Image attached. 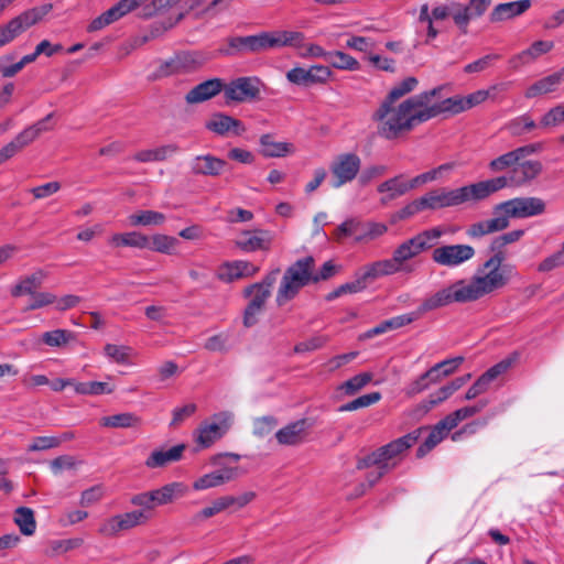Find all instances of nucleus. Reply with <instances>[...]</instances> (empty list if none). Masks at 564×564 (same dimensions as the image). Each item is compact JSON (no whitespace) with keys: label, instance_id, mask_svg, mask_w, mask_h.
<instances>
[{"label":"nucleus","instance_id":"obj_25","mask_svg":"<svg viewBox=\"0 0 564 564\" xmlns=\"http://www.w3.org/2000/svg\"><path fill=\"white\" fill-rule=\"evenodd\" d=\"M456 426L449 421L446 415L443 420L437 422L433 427L430 429V433L424 442L416 449V457L423 458L430 453L435 446H437L448 433Z\"/></svg>","mask_w":564,"mask_h":564},{"label":"nucleus","instance_id":"obj_46","mask_svg":"<svg viewBox=\"0 0 564 564\" xmlns=\"http://www.w3.org/2000/svg\"><path fill=\"white\" fill-rule=\"evenodd\" d=\"M74 389L77 393L85 395L110 394L115 391L113 386L100 381L76 382Z\"/></svg>","mask_w":564,"mask_h":564},{"label":"nucleus","instance_id":"obj_14","mask_svg":"<svg viewBox=\"0 0 564 564\" xmlns=\"http://www.w3.org/2000/svg\"><path fill=\"white\" fill-rule=\"evenodd\" d=\"M519 354L517 351L512 352L507 358L502 359L498 364L490 367L486 372H484L476 382L467 390L463 400H473L479 397L480 394L488 391L491 382L497 379L500 375L507 372L511 366L518 360Z\"/></svg>","mask_w":564,"mask_h":564},{"label":"nucleus","instance_id":"obj_16","mask_svg":"<svg viewBox=\"0 0 564 564\" xmlns=\"http://www.w3.org/2000/svg\"><path fill=\"white\" fill-rule=\"evenodd\" d=\"M333 75L328 66L313 65L310 68L294 67L286 72V79L297 86L312 87L326 84Z\"/></svg>","mask_w":564,"mask_h":564},{"label":"nucleus","instance_id":"obj_21","mask_svg":"<svg viewBox=\"0 0 564 564\" xmlns=\"http://www.w3.org/2000/svg\"><path fill=\"white\" fill-rule=\"evenodd\" d=\"M489 95L488 90H477L467 97H451L435 104L437 116L444 112L456 115L470 109L485 101Z\"/></svg>","mask_w":564,"mask_h":564},{"label":"nucleus","instance_id":"obj_36","mask_svg":"<svg viewBox=\"0 0 564 564\" xmlns=\"http://www.w3.org/2000/svg\"><path fill=\"white\" fill-rule=\"evenodd\" d=\"M227 56L256 54L254 34L247 36H231L227 40V47L221 50Z\"/></svg>","mask_w":564,"mask_h":564},{"label":"nucleus","instance_id":"obj_1","mask_svg":"<svg viewBox=\"0 0 564 564\" xmlns=\"http://www.w3.org/2000/svg\"><path fill=\"white\" fill-rule=\"evenodd\" d=\"M441 90L442 87H435L412 96L398 106L395 102L382 101L372 115V119L379 123L378 133L393 140L410 132L417 124L437 117L435 104L430 105V101Z\"/></svg>","mask_w":564,"mask_h":564},{"label":"nucleus","instance_id":"obj_53","mask_svg":"<svg viewBox=\"0 0 564 564\" xmlns=\"http://www.w3.org/2000/svg\"><path fill=\"white\" fill-rule=\"evenodd\" d=\"M455 24L459 28L462 33H467V28L471 19H474L473 14L459 2H452V13Z\"/></svg>","mask_w":564,"mask_h":564},{"label":"nucleus","instance_id":"obj_43","mask_svg":"<svg viewBox=\"0 0 564 564\" xmlns=\"http://www.w3.org/2000/svg\"><path fill=\"white\" fill-rule=\"evenodd\" d=\"M14 522L24 535H32L35 532L36 522L34 519V512L30 508L19 507L15 510Z\"/></svg>","mask_w":564,"mask_h":564},{"label":"nucleus","instance_id":"obj_41","mask_svg":"<svg viewBox=\"0 0 564 564\" xmlns=\"http://www.w3.org/2000/svg\"><path fill=\"white\" fill-rule=\"evenodd\" d=\"M325 62L337 69L358 70L360 68V64L355 57L341 51L328 52Z\"/></svg>","mask_w":564,"mask_h":564},{"label":"nucleus","instance_id":"obj_11","mask_svg":"<svg viewBox=\"0 0 564 564\" xmlns=\"http://www.w3.org/2000/svg\"><path fill=\"white\" fill-rule=\"evenodd\" d=\"M505 259V253L494 254L478 270L480 274H477L476 278L486 295L503 288L509 282L511 268L502 267Z\"/></svg>","mask_w":564,"mask_h":564},{"label":"nucleus","instance_id":"obj_64","mask_svg":"<svg viewBox=\"0 0 564 564\" xmlns=\"http://www.w3.org/2000/svg\"><path fill=\"white\" fill-rule=\"evenodd\" d=\"M564 264V242L562 243V249L558 252L545 258L540 264L538 270L540 272H549L557 267Z\"/></svg>","mask_w":564,"mask_h":564},{"label":"nucleus","instance_id":"obj_12","mask_svg":"<svg viewBox=\"0 0 564 564\" xmlns=\"http://www.w3.org/2000/svg\"><path fill=\"white\" fill-rule=\"evenodd\" d=\"M234 414L231 412L223 411L214 414L195 431L194 440L196 444L200 448L210 447L230 430Z\"/></svg>","mask_w":564,"mask_h":564},{"label":"nucleus","instance_id":"obj_63","mask_svg":"<svg viewBox=\"0 0 564 564\" xmlns=\"http://www.w3.org/2000/svg\"><path fill=\"white\" fill-rule=\"evenodd\" d=\"M105 495V489L101 485L93 486L82 492L80 506L89 507L98 502Z\"/></svg>","mask_w":564,"mask_h":564},{"label":"nucleus","instance_id":"obj_20","mask_svg":"<svg viewBox=\"0 0 564 564\" xmlns=\"http://www.w3.org/2000/svg\"><path fill=\"white\" fill-rule=\"evenodd\" d=\"M187 487L182 482H171L156 490L143 495V510L153 509L156 506L172 503L175 499L183 497Z\"/></svg>","mask_w":564,"mask_h":564},{"label":"nucleus","instance_id":"obj_56","mask_svg":"<svg viewBox=\"0 0 564 564\" xmlns=\"http://www.w3.org/2000/svg\"><path fill=\"white\" fill-rule=\"evenodd\" d=\"M105 355L117 364H127L130 359L131 348L128 346H119L107 344L104 348Z\"/></svg>","mask_w":564,"mask_h":564},{"label":"nucleus","instance_id":"obj_23","mask_svg":"<svg viewBox=\"0 0 564 564\" xmlns=\"http://www.w3.org/2000/svg\"><path fill=\"white\" fill-rule=\"evenodd\" d=\"M225 82L221 78L207 79L193 87L186 95L185 100L189 105L200 104L212 99L219 93H224Z\"/></svg>","mask_w":564,"mask_h":564},{"label":"nucleus","instance_id":"obj_30","mask_svg":"<svg viewBox=\"0 0 564 564\" xmlns=\"http://www.w3.org/2000/svg\"><path fill=\"white\" fill-rule=\"evenodd\" d=\"M226 166V162L214 155H198L191 163L192 173L195 175L217 176Z\"/></svg>","mask_w":564,"mask_h":564},{"label":"nucleus","instance_id":"obj_17","mask_svg":"<svg viewBox=\"0 0 564 564\" xmlns=\"http://www.w3.org/2000/svg\"><path fill=\"white\" fill-rule=\"evenodd\" d=\"M361 166L360 158L355 153H343L337 155L330 164V172L335 181L334 187H340L351 182L358 174Z\"/></svg>","mask_w":564,"mask_h":564},{"label":"nucleus","instance_id":"obj_19","mask_svg":"<svg viewBox=\"0 0 564 564\" xmlns=\"http://www.w3.org/2000/svg\"><path fill=\"white\" fill-rule=\"evenodd\" d=\"M141 6V0H120L110 9L95 18L87 26L88 32L99 31L126 17Z\"/></svg>","mask_w":564,"mask_h":564},{"label":"nucleus","instance_id":"obj_54","mask_svg":"<svg viewBox=\"0 0 564 564\" xmlns=\"http://www.w3.org/2000/svg\"><path fill=\"white\" fill-rule=\"evenodd\" d=\"M520 162L514 150L509 151L494 160H491L488 164L489 170L494 173L502 172L509 167H513L517 163Z\"/></svg>","mask_w":564,"mask_h":564},{"label":"nucleus","instance_id":"obj_42","mask_svg":"<svg viewBox=\"0 0 564 564\" xmlns=\"http://www.w3.org/2000/svg\"><path fill=\"white\" fill-rule=\"evenodd\" d=\"M228 496H220L212 501V503L200 511L194 514L192 521L195 524L200 523L202 521L212 518L227 509H229Z\"/></svg>","mask_w":564,"mask_h":564},{"label":"nucleus","instance_id":"obj_2","mask_svg":"<svg viewBox=\"0 0 564 564\" xmlns=\"http://www.w3.org/2000/svg\"><path fill=\"white\" fill-rule=\"evenodd\" d=\"M545 203L539 197H516L494 206L490 219L471 224L466 234L469 238L478 239L484 236L502 231L509 227L510 218H529L542 215Z\"/></svg>","mask_w":564,"mask_h":564},{"label":"nucleus","instance_id":"obj_24","mask_svg":"<svg viewBox=\"0 0 564 564\" xmlns=\"http://www.w3.org/2000/svg\"><path fill=\"white\" fill-rule=\"evenodd\" d=\"M205 128L218 135H225L232 132L235 135H241L246 132V127L241 120L229 115L216 112L206 121Z\"/></svg>","mask_w":564,"mask_h":564},{"label":"nucleus","instance_id":"obj_49","mask_svg":"<svg viewBox=\"0 0 564 564\" xmlns=\"http://www.w3.org/2000/svg\"><path fill=\"white\" fill-rule=\"evenodd\" d=\"M535 121L528 115H522L511 120L507 128L510 133L514 137H520L522 134L529 133L536 128Z\"/></svg>","mask_w":564,"mask_h":564},{"label":"nucleus","instance_id":"obj_5","mask_svg":"<svg viewBox=\"0 0 564 564\" xmlns=\"http://www.w3.org/2000/svg\"><path fill=\"white\" fill-rule=\"evenodd\" d=\"M315 269V259L307 256L296 260L284 272L276 292L275 302L278 306H283L297 296L300 291L313 283V270Z\"/></svg>","mask_w":564,"mask_h":564},{"label":"nucleus","instance_id":"obj_39","mask_svg":"<svg viewBox=\"0 0 564 564\" xmlns=\"http://www.w3.org/2000/svg\"><path fill=\"white\" fill-rule=\"evenodd\" d=\"M163 12L158 13V19L148 25V32L143 34V42L161 36L183 18V13H178L175 19H172L171 17H165Z\"/></svg>","mask_w":564,"mask_h":564},{"label":"nucleus","instance_id":"obj_51","mask_svg":"<svg viewBox=\"0 0 564 564\" xmlns=\"http://www.w3.org/2000/svg\"><path fill=\"white\" fill-rule=\"evenodd\" d=\"M487 404H488L487 400H479L476 404L470 405V406L460 408V409L449 413L447 416L449 417V421H452L453 424L455 426H457L462 421L479 413L482 409H485L487 406Z\"/></svg>","mask_w":564,"mask_h":564},{"label":"nucleus","instance_id":"obj_7","mask_svg":"<svg viewBox=\"0 0 564 564\" xmlns=\"http://www.w3.org/2000/svg\"><path fill=\"white\" fill-rule=\"evenodd\" d=\"M542 163L536 160H529L522 163L518 162L517 165L511 169L508 175H501L480 181L485 196L488 198L492 194L506 187H521L529 185L542 173Z\"/></svg>","mask_w":564,"mask_h":564},{"label":"nucleus","instance_id":"obj_29","mask_svg":"<svg viewBox=\"0 0 564 564\" xmlns=\"http://www.w3.org/2000/svg\"><path fill=\"white\" fill-rule=\"evenodd\" d=\"M272 50L283 47L301 48L305 41V35L300 31L273 30L267 31Z\"/></svg>","mask_w":564,"mask_h":564},{"label":"nucleus","instance_id":"obj_15","mask_svg":"<svg viewBox=\"0 0 564 564\" xmlns=\"http://www.w3.org/2000/svg\"><path fill=\"white\" fill-rule=\"evenodd\" d=\"M475 253L469 245H445L433 249L432 260L438 265L455 268L474 258Z\"/></svg>","mask_w":564,"mask_h":564},{"label":"nucleus","instance_id":"obj_40","mask_svg":"<svg viewBox=\"0 0 564 564\" xmlns=\"http://www.w3.org/2000/svg\"><path fill=\"white\" fill-rule=\"evenodd\" d=\"M469 379L470 375L468 373L466 376L455 378L449 383L443 386L436 392L430 395V404L434 406L443 402L444 400L449 398L455 391L460 389Z\"/></svg>","mask_w":564,"mask_h":564},{"label":"nucleus","instance_id":"obj_61","mask_svg":"<svg viewBox=\"0 0 564 564\" xmlns=\"http://www.w3.org/2000/svg\"><path fill=\"white\" fill-rule=\"evenodd\" d=\"M327 341H328L327 336H322V335L313 336L305 341L297 343L294 346V352L303 354L306 351H313V350L322 348Z\"/></svg>","mask_w":564,"mask_h":564},{"label":"nucleus","instance_id":"obj_10","mask_svg":"<svg viewBox=\"0 0 564 564\" xmlns=\"http://www.w3.org/2000/svg\"><path fill=\"white\" fill-rule=\"evenodd\" d=\"M263 82L257 76L237 77L225 83L224 98L227 105L254 102L261 99Z\"/></svg>","mask_w":564,"mask_h":564},{"label":"nucleus","instance_id":"obj_28","mask_svg":"<svg viewBox=\"0 0 564 564\" xmlns=\"http://www.w3.org/2000/svg\"><path fill=\"white\" fill-rule=\"evenodd\" d=\"M359 276L362 282L367 286L368 283L384 276L399 272L397 264L392 259H384L375 261L372 263L366 264L360 268L358 271Z\"/></svg>","mask_w":564,"mask_h":564},{"label":"nucleus","instance_id":"obj_59","mask_svg":"<svg viewBox=\"0 0 564 564\" xmlns=\"http://www.w3.org/2000/svg\"><path fill=\"white\" fill-rule=\"evenodd\" d=\"M564 122V105H557L551 108L541 119L540 126L543 128L555 127Z\"/></svg>","mask_w":564,"mask_h":564},{"label":"nucleus","instance_id":"obj_22","mask_svg":"<svg viewBox=\"0 0 564 564\" xmlns=\"http://www.w3.org/2000/svg\"><path fill=\"white\" fill-rule=\"evenodd\" d=\"M310 424L306 419L291 422L275 433L280 445L296 446L302 444L308 435Z\"/></svg>","mask_w":564,"mask_h":564},{"label":"nucleus","instance_id":"obj_34","mask_svg":"<svg viewBox=\"0 0 564 564\" xmlns=\"http://www.w3.org/2000/svg\"><path fill=\"white\" fill-rule=\"evenodd\" d=\"M46 278V273L37 270L30 275L21 278L18 283L11 289V295L19 297L22 295H32L40 289Z\"/></svg>","mask_w":564,"mask_h":564},{"label":"nucleus","instance_id":"obj_44","mask_svg":"<svg viewBox=\"0 0 564 564\" xmlns=\"http://www.w3.org/2000/svg\"><path fill=\"white\" fill-rule=\"evenodd\" d=\"M139 417L132 413H119L100 419L99 424L104 427L127 429L138 424Z\"/></svg>","mask_w":564,"mask_h":564},{"label":"nucleus","instance_id":"obj_3","mask_svg":"<svg viewBox=\"0 0 564 564\" xmlns=\"http://www.w3.org/2000/svg\"><path fill=\"white\" fill-rule=\"evenodd\" d=\"M425 429H417L358 458L357 469L362 470L375 466L384 470H393L402 462L406 452L419 441L421 432Z\"/></svg>","mask_w":564,"mask_h":564},{"label":"nucleus","instance_id":"obj_35","mask_svg":"<svg viewBox=\"0 0 564 564\" xmlns=\"http://www.w3.org/2000/svg\"><path fill=\"white\" fill-rule=\"evenodd\" d=\"M564 79V72H557L543 77L532 84L525 91L527 98H534L540 95H545L555 91Z\"/></svg>","mask_w":564,"mask_h":564},{"label":"nucleus","instance_id":"obj_62","mask_svg":"<svg viewBox=\"0 0 564 564\" xmlns=\"http://www.w3.org/2000/svg\"><path fill=\"white\" fill-rule=\"evenodd\" d=\"M276 425L278 421L274 416H262L254 421L253 433L259 437H263L271 433Z\"/></svg>","mask_w":564,"mask_h":564},{"label":"nucleus","instance_id":"obj_32","mask_svg":"<svg viewBox=\"0 0 564 564\" xmlns=\"http://www.w3.org/2000/svg\"><path fill=\"white\" fill-rule=\"evenodd\" d=\"M260 153L264 158H284L294 152V145L290 142H276L271 133L262 134L259 139Z\"/></svg>","mask_w":564,"mask_h":564},{"label":"nucleus","instance_id":"obj_48","mask_svg":"<svg viewBox=\"0 0 564 564\" xmlns=\"http://www.w3.org/2000/svg\"><path fill=\"white\" fill-rule=\"evenodd\" d=\"M380 400H381V393L378 391H375V392L358 397L357 399H355L346 404L340 405L338 411L339 412L356 411L361 408L370 406Z\"/></svg>","mask_w":564,"mask_h":564},{"label":"nucleus","instance_id":"obj_27","mask_svg":"<svg viewBox=\"0 0 564 564\" xmlns=\"http://www.w3.org/2000/svg\"><path fill=\"white\" fill-rule=\"evenodd\" d=\"M259 268L251 262L237 260L223 264L218 270V278L225 282H232L237 279L252 276Z\"/></svg>","mask_w":564,"mask_h":564},{"label":"nucleus","instance_id":"obj_18","mask_svg":"<svg viewBox=\"0 0 564 564\" xmlns=\"http://www.w3.org/2000/svg\"><path fill=\"white\" fill-rule=\"evenodd\" d=\"M245 295L250 297L243 312V326L250 328L258 323V316L263 312L271 291L260 284H252L245 289Z\"/></svg>","mask_w":564,"mask_h":564},{"label":"nucleus","instance_id":"obj_6","mask_svg":"<svg viewBox=\"0 0 564 564\" xmlns=\"http://www.w3.org/2000/svg\"><path fill=\"white\" fill-rule=\"evenodd\" d=\"M425 209H441L458 206L468 202L486 199L481 182L465 185L454 189L445 187L430 191L422 196Z\"/></svg>","mask_w":564,"mask_h":564},{"label":"nucleus","instance_id":"obj_58","mask_svg":"<svg viewBox=\"0 0 564 564\" xmlns=\"http://www.w3.org/2000/svg\"><path fill=\"white\" fill-rule=\"evenodd\" d=\"M432 310H424L423 308V302L419 305V307L416 308V311L414 312H411V313H406V314H402V315H399V316H394L392 318H389L390 322H391V325L393 327V329H398V328H401L405 325H409L411 323H413L414 321L419 319L421 316H423L425 313L427 312H431Z\"/></svg>","mask_w":564,"mask_h":564},{"label":"nucleus","instance_id":"obj_45","mask_svg":"<svg viewBox=\"0 0 564 564\" xmlns=\"http://www.w3.org/2000/svg\"><path fill=\"white\" fill-rule=\"evenodd\" d=\"M372 378L373 376L370 372L358 373L352 378L348 379L347 381L343 382L338 387V390L341 391L345 395H355L368 383H370Z\"/></svg>","mask_w":564,"mask_h":564},{"label":"nucleus","instance_id":"obj_55","mask_svg":"<svg viewBox=\"0 0 564 564\" xmlns=\"http://www.w3.org/2000/svg\"><path fill=\"white\" fill-rule=\"evenodd\" d=\"M417 85V79L415 77H408L402 80L400 84L395 85L383 101L395 102L404 95L411 93Z\"/></svg>","mask_w":564,"mask_h":564},{"label":"nucleus","instance_id":"obj_57","mask_svg":"<svg viewBox=\"0 0 564 564\" xmlns=\"http://www.w3.org/2000/svg\"><path fill=\"white\" fill-rule=\"evenodd\" d=\"M141 243V235L132 231L126 234H115L109 239L112 247H139Z\"/></svg>","mask_w":564,"mask_h":564},{"label":"nucleus","instance_id":"obj_8","mask_svg":"<svg viewBox=\"0 0 564 564\" xmlns=\"http://www.w3.org/2000/svg\"><path fill=\"white\" fill-rule=\"evenodd\" d=\"M445 234L441 227L423 230L414 237L403 241L394 251L392 260L401 271L403 263L433 248L436 241Z\"/></svg>","mask_w":564,"mask_h":564},{"label":"nucleus","instance_id":"obj_47","mask_svg":"<svg viewBox=\"0 0 564 564\" xmlns=\"http://www.w3.org/2000/svg\"><path fill=\"white\" fill-rule=\"evenodd\" d=\"M75 334L67 329H55L46 332L42 336L43 343L51 347L65 346L69 341L75 340Z\"/></svg>","mask_w":564,"mask_h":564},{"label":"nucleus","instance_id":"obj_50","mask_svg":"<svg viewBox=\"0 0 564 564\" xmlns=\"http://www.w3.org/2000/svg\"><path fill=\"white\" fill-rule=\"evenodd\" d=\"M524 235V230L517 229L496 237L490 243V250L494 254L505 253L503 248L507 245L519 241Z\"/></svg>","mask_w":564,"mask_h":564},{"label":"nucleus","instance_id":"obj_33","mask_svg":"<svg viewBox=\"0 0 564 564\" xmlns=\"http://www.w3.org/2000/svg\"><path fill=\"white\" fill-rule=\"evenodd\" d=\"M260 235L251 231H243L236 240V246L247 252L257 250H268L271 239L265 231H259Z\"/></svg>","mask_w":564,"mask_h":564},{"label":"nucleus","instance_id":"obj_60","mask_svg":"<svg viewBox=\"0 0 564 564\" xmlns=\"http://www.w3.org/2000/svg\"><path fill=\"white\" fill-rule=\"evenodd\" d=\"M31 296V302L25 307V312L39 310L56 302V296L51 292H35Z\"/></svg>","mask_w":564,"mask_h":564},{"label":"nucleus","instance_id":"obj_31","mask_svg":"<svg viewBox=\"0 0 564 564\" xmlns=\"http://www.w3.org/2000/svg\"><path fill=\"white\" fill-rule=\"evenodd\" d=\"M530 0L499 3L491 11L489 19L491 22H500L503 20H508L522 14L530 8Z\"/></svg>","mask_w":564,"mask_h":564},{"label":"nucleus","instance_id":"obj_26","mask_svg":"<svg viewBox=\"0 0 564 564\" xmlns=\"http://www.w3.org/2000/svg\"><path fill=\"white\" fill-rule=\"evenodd\" d=\"M185 449V444H177L171 448L155 449L148 456L145 465L149 468H161L172 463L180 462L183 458Z\"/></svg>","mask_w":564,"mask_h":564},{"label":"nucleus","instance_id":"obj_9","mask_svg":"<svg viewBox=\"0 0 564 564\" xmlns=\"http://www.w3.org/2000/svg\"><path fill=\"white\" fill-rule=\"evenodd\" d=\"M53 9L51 3L23 11L12 18L8 23L0 25V47L11 43L14 39L41 22Z\"/></svg>","mask_w":564,"mask_h":564},{"label":"nucleus","instance_id":"obj_37","mask_svg":"<svg viewBox=\"0 0 564 564\" xmlns=\"http://www.w3.org/2000/svg\"><path fill=\"white\" fill-rule=\"evenodd\" d=\"M411 189L408 182L403 181L402 175L389 178L378 186V192L387 194L381 198L382 204H387L390 200L404 195Z\"/></svg>","mask_w":564,"mask_h":564},{"label":"nucleus","instance_id":"obj_52","mask_svg":"<svg viewBox=\"0 0 564 564\" xmlns=\"http://www.w3.org/2000/svg\"><path fill=\"white\" fill-rule=\"evenodd\" d=\"M177 152L175 144L161 145L154 149L143 151V162H160L164 161Z\"/></svg>","mask_w":564,"mask_h":564},{"label":"nucleus","instance_id":"obj_38","mask_svg":"<svg viewBox=\"0 0 564 564\" xmlns=\"http://www.w3.org/2000/svg\"><path fill=\"white\" fill-rule=\"evenodd\" d=\"M178 243V239L172 236L160 234L151 237L143 236V248L165 254H172Z\"/></svg>","mask_w":564,"mask_h":564},{"label":"nucleus","instance_id":"obj_13","mask_svg":"<svg viewBox=\"0 0 564 564\" xmlns=\"http://www.w3.org/2000/svg\"><path fill=\"white\" fill-rule=\"evenodd\" d=\"M209 59V54L204 52H181L161 64L158 76L192 73L199 69Z\"/></svg>","mask_w":564,"mask_h":564},{"label":"nucleus","instance_id":"obj_4","mask_svg":"<svg viewBox=\"0 0 564 564\" xmlns=\"http://www.w3.org/2000/svg\"><path fill=\"white\" fill-rule=\"evenodd\" d=\"M485 295L486 293L478 283L476 275H474L469 281L464 279L457 280L447 288L441 289L425 297L423 300V308L437 310L452 303L474 302Z\"/></svg>","mask_w":564,"mask_h":564}]
</instances>
